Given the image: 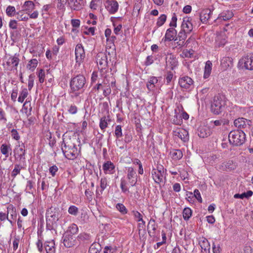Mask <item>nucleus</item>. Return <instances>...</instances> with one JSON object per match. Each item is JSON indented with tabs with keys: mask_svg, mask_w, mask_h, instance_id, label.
I'll return each instance as SVG.
<instances>
[{
	"mask_svg": "<svg viewBox=\"0 0 253 253\" xmlns=\"http://www.w3.org/2000/svg\"><path fill=\"white\" fill-rule=\"evenodd\" d=\"M62 151L66 158L74 160L78 155V149L70 139H63Z\"/></svg>",
	"mask_w": 253,
	"mask_h": 253,
	"instance_id": "1",
	"label": "nucleus"
},
{
	"mask_svg": "<svg viewBox=\"0 0 253 253\" xmlns=\"http://www.w3.org/2000/svg\"><path fill=\"white\" fill-rule=\"evenodd\" d=\"M229 141L234 146H241L246 140V134L244 131L237 129L231 131L228 135Z\"/></svg>",
	"mask_w": 253,
	"mask_h": 253,
	"instance_id": "2",
	"label": "nucleus"
},
{
	"mask_svg": "<svg viewBox=\"0 0 253 253\" xmlns=\"http://www.w3.org/2000/svg\"><path fill=\"white\" fill-rule=\"evenodd\" d=\"M225 105L224 97L220 95L215 96L211 105V110L214 114H219L223 110Z\"/></svg>",
	"mask_w": 253,
	"mask_h": 253,
	"instance_id": "3",
	"label": "nucleus"
},
{
	"mask_svg": "<svg viewBox=\"0 0 253 253\" xmlns=\"http://www.w3.org/2000/svg\"><path fill=\"white\" fill-rule=\"evenodd\" d=\"M86 83L85 77L83 75H78L73 78L70 82V87L72 92L82 90Z\"/></svg>",
	"mask_w": 253,
	"mask_h": 253,
	"instance_id": "4",
	"label": "nucleus"
},
{
	"mask_svg": "<svg viewBox=\"0 0 253 253\" xmlns=\"http://www.w3.org/2000/svg\"><path fill=\"white\" fill-rule=\"evenodd\" d=\"M59 214L58 209L52 207L48 209L46 212L47 226L50 225V223L51 224L56 223L59 219Z\"/></svg>",
	"mask_w": 253,
	"mask_h": 253,
	"instance_id": "5",
	"label": "nucleus"
},
{
	"mask_svg": "<svg viewBox=\"0 0 253 253\" xmlns=\"http://www.w3.org/2000/svg\"><path fill=\"white\" fill-rule=\"evenodd\" d=\"M76 61L79 64L82 63L85 57V52L82 44H78L75 48Z\"/></svg>",
	"mask_w": 253,
	"mask_h": 253,
	"instance_id": "6",
	"label": "nucleus"
},
{
	"mask_svg": "<svg viewBox=\"0 0 253 253\" xmlns=\"http://www.w3.org/2000/svg\"><path fill=\"white\" fill-rule=\"evenodd\" d=\"M96 62L98 64V68L102 70L107 66L108 62L107 56L103 53H99L96 56Z\"/></svg>",
	"mask_w": 253,
	"mask_h": 253,
	"instance_id": "7",
	"label": "nucleus"
},
{
	"mask_svg": "<svg viewBox=\"0 0 253 253\" xmlns=\"http://www.w3.org/2000/svg\"><path fill=\"white\" fill-rule=\"evenodd\" d=\"M63 243L66 248H71L77 243L76 237L72 235L65 233L63 237Z\"/></svg>",
	"mask_w": 253,
	"mask_h": 253,
	"instance_id": "8",
	"label": "nucleus"
},
{
	"mask_svg": "<svg viewBox=\"0 0 253 253\" xmlns=\"http://www.w3.org/2000/svg\"><path fill=\"white\" fill-rule=\"evenodd\" d=\"M244 64L245 68L247 70H253V54H249L243 57L240 61Z\"/></svg>",
	"mask_w": 253,
	"mask_h": 253,
	"instance_id": "9",
	"label": "nucleus"
},
{
	"mask_svg": "<svg viewBox=\"0 0 253 253\" xmlns=\"http://www.w3.org/2000/svg\"><path fill=\"white\" fill-rule=\"evenodd\" d=\"M251 121L243 118H239L234 122V125L238 128H250Z\"/></svg>",
	"mask_w": 253,
	"mask_h": 253,
	"instance_id": "10",
	"label": "nucleus"
},
{
	"mask_svg": "<svg viewBox=\"0 0 253 253\" xmlns=\"http://www.w3.org/2000/svg\"><path fill=\"white\" fill-rule=\"evenodd\" d=\"M193 83V81L192 79L188 76H184L180 78L179 79L178 82V84L180 87L185 89L190 88Z\"/></svg>",
	"mask_w": 253,
	"mask_h": 253,
	"instance_id": "11",
	"label": "nucleus"
},
{
	"mask_svg": "<svg viewBox=\"0 0 253 253\" xmlns=\"http://www.w3.org/2000/svg\"><path fill=\"white\" fill-rule=\"evenodd\" d=\"M127 178L132 186L135 185L137 182V175L134 169L131 167L128 168L127 169Z\"/></svg>",
	"mask_w": 253,
	"mask_h": 253,
	"instance_id": "12",
	"label": "nucleus"
},
{
	"mask_svg": "<svg viewBox=\"0 0 253 253\" xmlns=\"http://www.w3.org/2000/svg\"><path fill=\"white\" fill-rule=\"evenodd\" d=\"M198 135L200 137L205 138L210 136L211 133L210 127L208 126H200L197 131Z\"/></svg>",
	"mask_w": 253,
	"mask_h": 253,
	"instance_id": "13",
	"label": "nucleus"
},
{
	"mask_svg": "<svg viewBox=\"0 0 253 253\" xmlns=\"http://www.w3.org/2000/svg\"><path fill=\"white\" fill-rule=\"evenodd\" d=\"M181 29L189 34L193 30V25L190 21L189 18L185 17L183 19L181 24Z\"/></svg>",
	"mask_w": 253,
	"mask_h": 253,
	"instance_id": "14",
	"label": "nucleus"
},
{
	"mask_svg": "<svg viewBox=\"0 0 253 253\" xmlns=\"http://www.w3.org/2000/svg\"><path fill=\"white\" fill-rule=\"evenodd\" d=\"M177 35L176 30L173 28H170L168 29L165 34L164 41H171L172 40L174 41V39L176 38V36Z\"/></svg>",
	"mask_w": 253,
	"mask_h": 253,
	"instance_id": "15",
	"label": "nucleus"
},
{
	"mask_svg": "<svg viewBox=\"0 0 253 253\" xmlns=\"http://www.w3.org/2000/svg\"><path fill=\"white\" fill-rule=\"evenodd\" d=\"M118 3L115 0H109L106 5V8L109 12L111 14H114L118 9Z\"/></svg>",
	"mask_w": 253,
	"mask_h": 253,
	"instance_id": "16",
	"label": "nucleus"
},
{
	"mask_svg": "<svg viewBox=\"0 0 253 253\" xmlns=\"http://www.w3.org/2000/svg\"><path fill=\"white\" fill-rule=\"evenodd\" d=\"M212 11L207 8L201 11L200 14V20L203 23H206L211 18Z\"/></svg>",
	"mask_w": 253,
	"mask_h": 253,
	"instance_id": "17",
	"label": "nucleus"
},
{
	"mask_svg": "<svg viewBox=\"0 0 253 253\" xmlns=\"http://www.w3.org/2000/svg\"><path fill=\"white\" fill-rule=\"evenodd\" d=\"M233 16V12L231 11L227 10L223 11L219 14L218 17L215 19L216 22H220L221 20L223 21H227L231 19Z\"/></svg>",
	"mask_w": 253,
	"mask_h": 253,
	"instance_id": "18",
	"label": "nucleus"
},
{
	"mask_svg": "<svg viewBox=\"0 0 253 253\" xmlns=\"http://www.w3.org/2000/svg\"><path fill=\"white\" fill-rule=\"evenodd\" d=\"M221 166L222 170L231 171L237 168V165L233 160H228L227 162L223 163Z\"/></svg>",
	"mask_w": 253,
	"mask_h": 253,
	"instance_id": "19",
	"label": "nucleus"
},
{
	"mask_svg": "<svg viewBox=\"0 0 253 253\" xmlns=\"http://www.w3.org/2000/svg\"><path fill=\"white\" fill-rule=\"evenodd\" d=\"M166 62L167 64L169 65L171 70H173L177 65V60L176 57L171 53L167 55Z\"/></svg>",
	"mask_w": 253,
	"mask_h": 253,
	"instance_id": "20",
	"label": "nucleus"
},
{
	"mask_svg": "<svg viewBox=\"0 0 253 253\" xmlns=\"http://www.w3.org/2000/svg\"><path fill=\"white\" fill-rule=\"evenodd\" d=\"M199 244L201 248V253H210V245L207 239L203 238Z\"/></svg>",
	"mask_w": 253,
	"mask_h": 253,
	"instance_id": "21",
	"label": "nucleus"
},
{
	"mask_svg": "<svg viewBox=\"0 0 253 253\" xmlns=\"http://www.w3.org/2000/svg\"><path fill=\"white\" fill-rule=\"evenodd\" d=\"M233 59L229 57H225L222 58L221 61V66L223 70H226L229 67L232 66Z\"/></svg>",
	"mask_w": 253,
	"mask_h": 253,
	"instance_id": "22",
	"label": "nucleus"
},
{
	"mask_svg": "<svg viewBox=\"0 0 253 253\" xmlns=\"http://www.w3.org/2000/svg\"><path fill=\"white\" fill-rule=\"evenodd\" d=\"M19 61V59L15 54L14 56L10 57L8 59L6 64L7 66H11L12 68H14L16 69Z\"/></svg>",
	"mask_w": 253,
	"mask_h": 253,
	"instance_id": "23",
	"label": "nucleus"
},
{
	"mask_svg": "<svg viewBox=\"0 0 253 253\" xmlns=\"http://www.w3.org/2000/svg\"><path fill=\"white\" fill-rule=\"evenodd\" d=\"M164 174L156 170H152V175L153 179L156 183L159 184L163 181Z\"/></svg>",
	"mask_w": 253,
	"mask_h": 253,
	"instance_id": "24",
	"label": "nucleus"
},
{
	"mask_svg": "<svg viewBox=\"0 0 253 253\" xmlns=\"http://www.w3.org/2000/svg\"><path fill=\"white\" fill-rule=\"evenodd\" d=\"M8 216L9 215V218H11L13 220H16L17 216V213L16 208L12 205H10L7 208Z\"/></svg>",
	"mask_w": 253,
	"mask_h": 253,
	"instance_id": "25",
	"label": "nucleus"
},
{
	"mask_svg": "<svg viewBox=\"0 0 253 253\" xmlns=\"http://www.w3.org/2000/svg\"><path fill=\"white\" fill-rule=\"evenodd\" d=\"M111 121L109 116H104L100 120L99 126L102 130H104L108 126V123Z\"/></svg>",
	"mask_w": 253,
	"mask_h": 253,
	"instance_id": "26",
	"label": "nucleus"
},
{
	"mask_svg": "<svg viewBox=\"0 0 253 253\" xmlns=\"http://www.w3.org/2000/svg\"><path fill=\"white\" fill-rule=\"evenodd\" d=\"M176 135L178 136V137L184 142H186L189 140L188 133L185 129H182L177 132Z\"/></svg>",
	"mask_w": 253,
	"mask_h": 253,
	"instance_id": "27",
	"label": "nucleus"
},
{
	"mask_svg": "<svg viewBox=\"0 0 253 253\" xmlns=\"http://www.w3.org/2000/svg\"><path fill=\"white\" fill-rule=\"evenodd\" d=\"M212 67V63L210 61H207L206 63L205 67V72L204 75V78L207 79L210 76Z\"/></svg>",
	"mask_w": 253,
	"mask_h": 253,
	"instance_id": "28",
	"label": "nucleus"
},
{
	"mask_svg": "<svg viewBox=\"0 0 253 253\" xmlns=\"http://www.w3.org/2000/svg\"><path fill=\"white\" fill-rule=\"evenodd\" d=\"M114 169L115 166L111 162L105 163L103 165V169L106 173L112 172Z\"/></svg>",
	"mask_w": 253,
	"mask_h": 253,
	"instance_id": "29",
	"label": "nucleus"
},
{
	"mask_svg": "<svg viewBox=\"0 0 253 253\" xmlns=\"http://www.w3.org/2000/svg\"><path fill=\"white\" fill-rule=\"evenodd\" d=\"M188 33L186 32H185L182 29L181 30V31L178 33L177 36H176L175 39H174V41H179V42L182 41V43H179L178 45H182L184 43V41L187 38V34Z\"/></svg>",
	"mask_w": 253,
	"mask_h": 253,
	"instance_id": "30",
	"label": "nucleus"
},
{
	"mask_svg": "<svg viewBox=\"0 0 253 253\" xmlns=\"http://www.w3.org/2000/svg\"><path fill=\"white\" fill-rule=\"evenodd\" d=\"M101 250V245L98 243H93L89 249V253H98Z\"/></svg>",
	"mask_w": 253,
	"mask_h": 253,
	"instance_id": "31",
	"label": "nucleus"
},
{
	"mask_svg": "<svg viewBox=\"0 0 253 253\" xmlns=\"http://www.w3.org/2000/svg\"><path fill=\"white\" fill-rule=\"evenodd\" d=\"M158 83V79L155 77H151L147 83V87L149 90H153L155 84Z\"/></svg>",
	"mask_w": 253,
	"mask_h": 253,
	"instance_id": "32",
	"label": "nucleus"
},
{
	"mask_svg": "<svg viewBox=\"0 0 253 253\" xmlns=\"http://www.w3.org/2000/svg\"><path fill=\"white\" fill-rule=\"evenodd\" d=\"M79 229L77 225L75 223L72 224L68 228L65 233L70 234L74 236L78 232Z\"/></svg>",
	"mask_w": 253,
	"mask_h": 253,
	"instance_id": "33",
	"label": "nucleus"
},
{
	"mask_svg": "<svg viewBox=\"0 0 253 253\" xmlns=\"http://www.w3.org/2000/svg\"><path fill=\"white\" fill-rule=\"evenodd\" d=\"M23 8L24 10L31 12L35 8V4L32 1H26L25 2Z\"/></svg>",
	"mask_w": 253,
	"mask_h": 253,
	"instance_id": "34",
	"label": "nucleus"
},
{
	"mask_svg": "<svg viewBox=\"0 0 253 253\" xmlns=\"http://www.w3.org/2000/svg\"><path fill=\"white\" fill-rule=\"evenodd\" d=\"M44 248L46 253H55L54 243L53 242L45 243Z\"/></svg>",
	"mask_w": 253,
	"mask_h": 253,
	"instance_id": "35",
	"label": "nucleus"
},
{
	"mask_svg": "<svg viewBox=\"0 0 253 253\" xmlns=\"http://www.w3.org/2000/svg\"><path fill=\"white\" fill-rule=\"evenodd\" d=\"M253 194V192L251 190H249L247 192H244L241 194H236L234 195V198H240V199H244V198H247L248 199L252 196Z\"/></svg>",
	"mask_w": 253,
	"mask_h": 253,
	"instance_id": "36",
	"label": "nucleus"
},
{
	"mask_svg": "<svg viewBox=\"0 0 253 253\" xmlns=\"http://www.w3.org/2000/svg\"><path fill=\"white\" fill-rule=\"evenodd\" d=\"M102 4V0H92L90 3V8L92 10H96L101 7Z\"/></svg>",
	"mask_w": 253,
	"mask_h": 253,
	"instance_id": "37",
	"label": "nucleus"
},
{
	"mask_svg": "<svg viewBox=\"0 0 253 253\" xmlns=\"http://www.w3.org/2000/svg\"><path fill=\"white\" fill-rule=\"evenodd\" d=\"M171 154L172 158L175 160L180 159L183 156L182 152L180 150H173L171 152Z\"/></svg>",
	"mask_w": 253,
	"mask_h": 253,
	"instance_id": "38",
	"label": "nucleus"
},
{
	"mask_svg": "<svg viewBox=\"0 0 253 253\" xmlns=\"http://www.w3.org/2000/svg\"><path fill=\"white\" fill-rule=\"evenodd\" d=\"M38 62L36 59H31L27 66V68L33 71L37 66Z\"/></svg>",
	"mask_w": 253,
	"mask_h": 253,
	"instance_id": "39",
	"label": "nucleus"
},
{
	"mask_svg": "<svg viewBox=\"0 0 253 253\" xmlns=\"http://www.w3.org/2000/svg\"><path fill=\"white\" fill-rule=\"evenodd\" d=\"M28 92L27 88L22 89L20 93L19 96L18 98V101L20 103L23 102L24 99L27 97Z\"/></svg>",
	"mask_w": 253,
	"mask_h": 253,
	"instance_id": "40",
	"label": "nucleus"
},
{
	"mask_svg": "<svg viewBox=\"0 0 253 253\" xmlns=\"http://www.w3.org/2000/svg\"><path fill=\"white\" fill-rule=\"evenodd\" d=\"M192 215V211L189 208H185L183 211V217L184 220H187Z\"/></svg>",
	"mask_w": 253,
	"mask_h": 253,
	"instance_id": "41",
	"label": "nucleus"
},
{
	"mask_svg": "<svg viewBox=\"0 0 253 253\" xmlns=\"http://www.w3.org/2000/svg\"><path fill=\"white\" fill-rule=\"evenodd\" d=\"M9 149L11 150L10 146L6 144H3L0 146V151L2 154L5 155V157H8Z\"/></svg>",
	"mask_w": 253,
	"mask_h": 253,
	"instance_id": "42",
	"label": "nucleus"
},
{
	"mask_svg": "<svg viewBox=\"0 0 253 253\" xmlns=\"http://www.w3.org/2000/svg\"><path fill=\"white\" fill-rule=\"evenodd\" d=\"M216 41L217 42H219L218 43L219 46L224 45L226 42L225 36L224 35H220L219 36H218L217 37Z\"/></svg>",
	"mask_w": 253,
	"mask_h": 253,
	"instance_id": "43",
	"label": "nucleus"
},
{
	"mask_svg": "<svg viewBox=\"0 0 253 253\" xmlns=\"http://www.w3.org/2000/svg\"><path fill=\"white\" fill-rule=\"evenodd\" d=\"M226 122L223 119H220L215 120L214 121H211V126L212 127L214 126H220L221 125H225Z\"/></svg>",
	"mask_w": 253,
	"mask_h": 253,
	"instance_id": "44",
	"label": "nucleus"
},
{
	"mask_svg": "<svg viewBox=\"0 0 253 253\" xmlns=\"http://www.w3.org/2000/svg\"><path fill=\"white\" fill-rule=\"evenodd\" d=\"M116 207L117 209L123 214H125L127 212V209L123 204L118 203L116 205Z\"/></svg>",
	"mask_w": 253,
	"mask_h": 253,
	"instance_id": "45",
	"label": "nucleus"
},
{
	"mask_svg": "<svg viewBox=\"0 0 253 253\" xmlns=\"http://www.w3.org/2000/svg\"><path fill=\"white\" fill-rule=\"evenodd\" d=\"M23 168L20 165H15L14 169L12 172L11 176L15 177L17 174L20 173L21 169Z\"/></svg>",
	"mask_w": 253,
	"mask_h": 253,
	"instance_id": "46",
	"label": "nucleus"
},
{
	"mask_svg": "<svg viewBox=\"0 0 253 253\" xmlns=\"http://www.w3.org/2000/svg\"><path fill=\"white\" fill-rule=\"evenodd\" d=\"M14 152L15 155L17 154H25V146L24 144H22L21 145H19L18 146L16 147Z\"/></svg>",
	"mask_w": 253,
	"mask_h": 253,
	"instance_id": "47",
	"label": "nucleus"
},
{
	"mask_svg": "<svg viewBox=\"0 0 253 253\" xmlns=\"http://www.w3.org/2000/svg\"><path fill=\"white\" fill-rule=\"evenodd\" d=\"M167 16L165 14H162L158 19L157 25L158 27L162 26L166 22Z\"/></svg>",
	"mask_w": 253,
	"mask_h": 253,
	"instance_id": "48",
	"label": "nucleus"
},
{
	"mask_svg": "<svg viewBox=\"0 0 253 253\" xmlns=\"http://www.w3.org/2000/svg\"><path fill=\"white\" fill-rule=\"evenodd\" d=\"M68 212L74 216H76L79 212L78 208L75 206H71L68 209Z\"/></svg>",
	"mask_w": 253,
	"mask_h": 253,
	"instance_id": "49",
	"label": "nucleus"
},
{
	"mask_svg": "<svg viewBox=\"0 0 253 253\" xmlns=\"http://www.w3.org/2000/svg\"><path fill=\"white\" fill-rule=\"evenodd\" d=\"M115 134L117 139H119V138L122 136V127L120 125H118L116 126Z\"/></svg>",
	"mask_w": 253,
	"mask_h": 253,
	"instance_id": "50",
	"label": "nucleus"
},
{
	"mask_svg": "<svg viewBox=\"0 0 253 253\" xmlns=\"http://www.w3.org/2000/svg\"><path fill=\"white\" fill-rule=\"evenodd\" d=\"M132 214L134 217L135 219L137 222L142 221V215L138 211H132Z\"/></svg>",
	"mask_w": 253,
	"mask_h": 253,
	"instance_id": "51",
	"label": "nucleus"
},
{
	"mask_svg": "<svg viewBox=\"0 0 253 253\" xmlns=\"http://www.w3.org/2000/svg\"><path fill=\"white\" fill-rule=\"evenodd\" d=\"M148 229H151L154 232L156 230V223L155 219L151 218L149 221L148 226Z\"/></svg>",
	"mask_w": 253,
	"mask_h": 253,
	"instance_id": "52",
	"label": "nucleus"
},
{
	"mask_svg": "<svg viewBox=\"0 0 253 253\" xmlns=\"http://www.w3.org/2000/svg\"><path fill=\"white\" fill-rule=\"evenodd\" d=\"M35 78V75L34 74H31L29 76L28 80V89L29 90H31L34 85V81Z\"/></svg>",
	"mask_w": 253,
	"mask_h": 253,
	"instance_id": "53",
	"label": "nucleus"
},
{
	"mask_svg": "<svg viewBox=\"0 0 253 253\" xmlns=\"http://www.w3.org/2000/svg\"><path fill=\"white\" fill-rule=\"evenodd\" d=\"M107 184V180L106 178H102L100 180V192L102 193L103 191L106 188Z\"/></svg>",
	"mask_w": 253,
	"mask_h": 253,
	"instance_id": "54",
	"label": "nucleus"
},
{
	"mask_svg": "<svg viewBox=\"0 0 253 253\" xmlns=\"http://www.w3.org/2000/svg\"><path fill=\"white\" fill-rule=\"evenodd\" d=\"M15 12V8L14 6H8L6 10V14L9 16H12Z\"/></svg>",
	"mask_w": 253,
	"mask_h": 253,
	"instance_id": "55",
	"label": "nucleus"
},
{
	"mask_svg": "<svg viewBox=\"0 0 253 253\" xmlns=\"http://www.w3.org/2000/svg\"><path fill=\"white\" fill-rule=\"evenodd\" d=\"M44 77H45L44 71L42 69H41L40 70L39 74H38L39 81L41 83H43Z\"/></svg>",
	"mask_w": 253,
	"mask_h": 253,
	"instance_id": "56",
	"label": "nucleus"
},
{
	"mask_svg": "<svg viewBox=\"0 0 253 253\" xmlns=\"http://www.w3.org/2000/svg\"><path fill=\"white\" fill-rule=\"evenodd\" d=\"M11 136L12 138L16 140H18L20 139V135L17 130L15 129H12L11 131Z\"/></svg>",
	"mask_w": 253,
	"mask_h": 253,
	"instance_id": "57",
	"label": "nucleus"
},
{
	"mask_svg": "<svg viewBox=\"0 0 253 253\" xmlns=\"http://www.w3.org/2000/svg\"><path fill=\"white\" fill-rule=\"evenodd\" d=\"M58 169L55 165L52 166L49 169L50 173L52 176H54L56 174V172L58 171Z\"/></svg>",
	"mask_w": 253,
	"mask_h": 253,
	"instance_id": "58",
	"label": "nucleus"
},
{
	"mask_svg": "<svg viewBox=\"0 0 253 253\" xmlns=\"http://www.w3.org/2000/svg\"><path fill=\"white\" fill-rule=\"evenodd\" d=\"M132 140V136L129 132L125 133L124 141L126 143H128Z\"/></svg>",
	"mask_w": 253,
	"mask_h": 253,
	"instance_id": "59",
	"label": "nucleus"
},
{
	"mask_svg": "<svg viewBox=\"0 0 253 253\" xmlns=\"http://www.w3.org/2000/svg\"><path fill=\"white\" fill-rule=\"evenodd\" d=\"M194 196L197 199V200L200 202H202V199L200 193L198 189H195L194 191Z\"/></svg>",
	"mask_w": 253,
	"mask_h": 253,
	"instance_id": "60",
	"label": "nucleus"
},
{
	"mask_svg": "<svg viewBox=\"0 0 253 253\" xmlns=\"http://www.w3.org/2000/svg\"><path fill=\"white\" fill-rule=\"evenodd\" d=\"M212 251L213 253H220L221 251V249L220 247V245L218 244L217 246L214 243H212Z\"/></svg>",
	"mask_w": 253,
	"mask_h": 253,
	"instance_id": "61",
	"label": "nucleus"
},
{
	"mask_svg": "<svg viewBox=\"0 0 253 253\" xmlns=\"http://www.w3.org/2000/svg\"><path fill=\"white\" fill-rule=\"evenodd\" d=\"M17 18L19 21H26L28 19V16L25 14H20L19 13H18Z\"/></svg>",
	"mask_w": 253,
	"mask_h": 253,
	"instance_id": "62",
	"label": "nucleus"
},
{
	"mask_svg": "<svg viewBox=\"0 0 253 253\" xmlns=\"http://www.w3.org/2000/svg\"><path fill=\"white\" fill-rule=\"evenodd\" d=\"M78 111V108L75 105H71L68 109V112L71 114H75Z\"/></svg>",
	"mask_w": 253,
	"mask_h": 253,
	"instance_id": "63",
	"label": "nucleus"
},
{
	"mask_svg": "<svg viewBox=\"0 0 253 253\" xmlns=\"http://www.w3.org/2000/svg\"><path fill=\"white\" fill-rule=\"evenodd\" d=\"M88 234L83 233H81L79 236L78 238L82 240H88L89 239Z\"/></svg>",
	"mask_w": 253,
	"mask_h": 253,
	"instance_id": "64",
	"label": "nucleus"
}]
</instances>
